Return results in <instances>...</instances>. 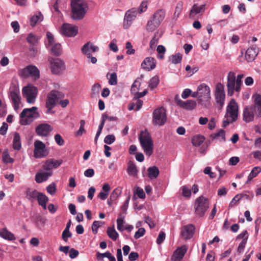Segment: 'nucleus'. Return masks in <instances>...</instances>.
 <instances>
[{
	"mask_svg": "<svg viewBox=\"0 0 261 261\" xmlns=\"http://www.w3.org/2000/svg\"><path fill=\"white\" fill-rule=\"evenodd\" d=\"M99 48L98 46L94 45L91 42H87L81 48L82 53L85 55L87 58H89L92 53L98 51Z\"/></svg>",
	"mask_w": 261,
	"mask_h": 261,
	"instance_id": "obj_24",
	"label": "nucleus"
},
{
	"mask_svg": "<svg viewBox=\"0 0 261 261\" xmlns=\"http://www.w3.org/2000/svg\"><path fill=\"white\" fill-rule=\"evenodd\" d=\"M109 79V83L111 85H116L117 83V75L116 73H111Z\"/></svg>",
	"mask_w": 261,
	"mask_h": 261,
	"instance_id": "obj_52",
	"label": "nucleus"
},
{
	"mask_svg": "<svg viewBox=\"0 0 261 261\" xmlns=\"http://www.w3.org/2000/svg\"><path fill=\"white\" fill-rule=\"evenodd\" d=\"M145 232V230L143 228H140L136 232L134 238L136 239H138L140 237H142Z\"/></svg>",
	"mask_w": 261,
	"mask_h": 261,
	"instance_id": "obj_64",
	"label": "nucleus"
},
{
	"mask_svg": "<svg viewBox=\"0 0 261 261\" xmlns=\"http://www.w3.org/2000/svg\"><path fill=\"white\" fill-rule=\"evenodd\" d=\"M100 256H107V257L109 259V261H116L115 257L113 256L110 252H106L104 253L98 252L97 253V258L100 259Z\"/></svg>",
	"mask_w": 261,
	"mask_h": 261,
	"instance_id": "obj_50",
	"label": "nucleus"
},
{
	"mask_svg": "<svg viewBox=\"0 0 261 261\" xmlns=\"http://www.w3.org/2000/svg\"><path fill=\"white\" fill-rule=\"evenodd\" d=\"M43 19V15L40 13H38L31 17L30 18V24L31 26L34 27L38 22L42 21Z\"/></svg>",
	"mask_w": 261,
	"mask_h": 261,
	"instance_id": "obj_39",
	"label": "nucleus"
},
{
	"mask_svg": "<svg viewBox=\"0 0 261 261\" xmlns=\"http://www.w3.org/2000/svg\"><path fill=\"white\" fill-rule=\"evenodd\" d=\"M253 104L250 106L256 118H261V94L256 93L252 95Z\"/></svg>",
	"mask_w": 261,
	"mask_h": 261,
	"instance_id": "obj_17",
	"label": "nucleus"
},
{
	"mask_svg": "<svg viewBox=\"0 0 261 261\" xmlns=\"http://www.w3.org/2000/svg\"><path fill=\"white\" fill-rule=\"evenodd\" d=\"M138 11L132 9L126 11L123 20V27L125 29H128L130 27L132 22L136 18Z\"/></svg>",
	"mask_w": 261,
	"mask_h": 261,
	"instance_id": "obj_19",
	"label": "nucleus"
},
{
	"mask_svg": "<svg viewBox=\"0 0 261 261\" xmlns=\"http://www.w3.org/2000/svg\"><path fill=\"white\" fill-rule=\"evenodd\" d=\"M156 51L159 54V55L158 56V58L160 59H163L164 58V54L166 51V48L165 47L162 45H159L157 47Z\"/></svg>",
	"mask_w": 261,
	"mask_h": 261,
	"instance_id": "obj_51",
	"label": "nucleus"
},
{
	"mask_svg": "<svg viewBox=\"0 0 261 261\" xmlns=\"http://www.w3.org/2000/svg\"><path fill=\"white\" fill-rule=\"evenodd\" d=\"M211 170V167H206L204 169L203 172L204 174L208 175L211 178H214L216 177V174L214 172H212Z\"/></svg>",
	"mask_w": 261,
	"mask_h": 261,
	"instance_id": "obj_63",
	"label": "nucleus"
},
{
	"mask_svg": "<svg viewBox=\"0 0 261 261\" xmlns=\"http://www.w3.org/2000/svg\"><path fill=\"white\" fill-rule=\"evenodd\" d=\"M39 204L44 210L46 209V203L48 201V198L44 194L40 193L37 198Z\"/></svg>",
	"mask_w": 261,
	"mask_h": 261,
	"instance_id": "obj_36",
	"label": "nucleus"
},
{
	"mask_svg": "<svg viewBox=\"0 0 261 261\" xmlns=\"http://www.w3.org/2000/svg\"><path fill=\"white\" fill-rule=\"evenodd\" d=\"M39 193L40 192H38L36 190H28L27 192L26 197L29 200L33 201L36 199H37Z\"/></svg>",
	"mask_w": 261,
	"mask_h": 261,
	"instance_id": "obj_45",
	"label": "nucleus"
},
{
	"mask_svg": "<svg viewBox=\"0 0 261 261\" xmlns=\"http://www.w3.org/2000/svg\"><path fill=\"white\" fill-rule=\"evenodd\" d=\"M0 237L5 240L9 241H14L16 239L14 234L9 231L6 228L0 229Z\"/></svg>",
	"mask_w": 261,
	"mask_h": 261,
	"instance_id": "obj_32",
	"label": "nucleus"
},
{
	"mask_svg": "<svg viewBox=\"0 0 261 261\" xmlns=\"http://www.w3.org/2000/svg\"><path fill=\"white\" fill-rule=\"evenodd\" d=\"M241 85L238 87L237 82L236 81V74L232 71H229L227 75L226 87L227 89V94L228 96H232L234 92L239 93L241 89Z\"/></svg>",
	"mask_w": 261,
	"mask_h": 261,
	"instance_id": "obj_7",
	"label": "nucleus"
},
{
	"mask_svg": "<svg viewBox=\"0 0 261 261\" xmlns=\"http://www.w3.org/2000/svg\"><path fill=\"white\" fill-rule=\"evenodd\" d=\"M55 141L56 143L59 146L63 145L64 143V140L60 134H56L54 137Z\"/></svg>",
	"mask_w": 261,
	"mask_h": 261,
	"instance_id": "obj_57",
	"label": "nucleus"
},
{
	"mask_svg": "<svg viewBox=\"0 0 261 261\" xmlns=\"http://www.w3.org/2000/svg\"><path fill=\"white\" fill-rule=\"evenodd\" d=\"M38 93L37 88L31 84L24 87L22 89V94L27 102L30 104L35 103Z\"/></svg>",
	"mask_w": 261,
	"mask_h": 261,
	"instance_id": "obj_9",
	"label": "nucleus"
},
{
	"mask_svg": "<svg viewBox=\"0 0 261 261\" xmlns=\"http://www.w3.org/2000/svg\"><path fill=\"white\" fill-rule=\"evenodd\" d=\"M148 176L151 179L156 178L159 174V170L156 166L150 167L147 170Z\"/></svg>",
	"mask_w": 261,
	"mask_h": 261,
	"instance_id": "obj_37",
	"label": "nucleus"
},
{
	"mask_svg": "<svg viewBox=\"0 0 261 261\" xmlns=\"http://www.w3.org/2000/svg\"><path fill=\"white\" fill-rule=\"evenodd\" d=\"M115 137L113 135H107L104 139V142L107 144H111L114 142Z\"/></svg>",
	"mask_w": 261,
	"mask_h": 261,
	"instance_id": "obj_55",
	"label": "nucleus"
},
{
	"mask_svg": "<svg viewBox=\"0 0 261 261\" xmlns=\"http://www.w3.org/2000/svg\"><path fill=\"white\" fill-rule=\"evenodd\" d=\"M214 96L216 102L220 108H222L224 104L225 99V93L224 86L221 83H218L215 87Z\"/></svg>",
	"mask_w": 261,
	"mask_h": 261,
	"instance_id": "obj_12",
	"label": "nucleus"
},
{
	"mask_svg": "<svg viewBox=\"0 0 261 261\" xmlns=\"http://www.w3.org/2000/svg\"><path fill=\"white\" fill-rule=\"evenodd\" d=\"M187 251V248L185 245H183L177 248L174 252L172 256V260L173 261H180L183 258Z\"/></svg>",
	"mask_w": 261,
	"mask_h": 261,
	"instance_id": "obj_29",
	"label": "nucleus"
},
{
	"mask_svg": "<svg viewBox=\"0 0 261 261\" xmlns=\"http://www.w3.org/2000/svg\"><path fill=\"white\" fill-rule=\"evenodd\" d=\"M182 60V55L180 53H176L171 55L169 58V61L172 64L180 63Z\"/></svg>",
	"mask_w": 261,
	"mask_h": 261,
	"instance_id": "obj_40",
	"label": "nucleus"
},
{
	"mask_svg": "<svg viewBox=\"0 0 261 261\" xmlns=\"http://www.w3.org/2000/svg\"><path fill=\"white\" fill-rule=\"evenodd\" d=\"M101 89V86L99 83L95 84L92 87L91 96L96 97L99 95V91Z\"/></svg>",
	"mask_w": 261,
	"mask_h": 261,
	"instance_id": "obj_48",
	"label": "nucleus"
},
{
	"mask_svg": "<svg viewBox=\"0 0 261 261\" xmlns=\"http://www.w3.org/2000/svg\"><path fill=\"white\" fill-rule=\"evenodd\" d=\"M183 9V4L182 2H178L176 7L174 13L173 15L172 19L174 20H177L179 18Z\"/></svg>",
	"mask_w": 261,
	"mask_h": 261,
	"instance_id": "obj_38",
	"label": "nucleus"
},
{
	"mask_svg": "<svg viewBox=\"0 0 261 261\" xmlns=\"http://www.w3.org/2000/svg\"><path fill=\"white\" fill-rule=\"evenodd\" d=\"M61 33L67 37H74L78 33V27L72 24L64 23L62 25Z\"/></svg>",
	"mask_w": 261,
	"mask_h": 261,
	"instance_id": "obj_18",
	"label": "nucleus"
},
{
	"mask_svg": "<svg viewBox=\"0 0 261 261\" xmlns=\"http://www.w3.org/2000/svg\"><path fill=\"white\" fill-rule=\"evenodd\" d=\"M52 171L44 170L42 168L36 174L35 180L36 182L41 183L45 181L52 175Z\"/></svg>",
	"mask_w": 261,
	"mask_h": 261,
	"instance_id": "obj_25",
	"label": "nucleus"
},
{
	"mask_svg": "<svg viewBox=\"0 0 261 261\" xmlns=\"http://www.w3.org/2000/svg\"><path fill=\"white\" fill-rule=\"evenodd\" d=\"M141 67L144 70L150 71L155 67V61L152 57L146 58L141 64Z\"/></svg>",
	"mask_w": 261,
	"mask_h": 261,
	"instance_id": "obj_30",
	"label": "nucleus"
},
{
	"mask_svg": "<svg viewBox=\"0 0 261 261\" xmlns=\"http://www.w3.org/2000/svg\"><path fill=\"white\" fill-rule=\"evenodd\" d=\"M210 203L207 198L200 196L195 201L194 209L195 214L202 217L204 216L205 212L209 208Z\"/></svg>",
	"mask_w": 261,
	"mask_h": 261,
	"instance_id": "obj_8",
	"label": "nucleus"
},
{
	"mask_svg": "<svg viewBox=\"0 0 261 261\" xmlns=\"http://www.w3.org/2000/svg\"><path fill=\"white\" fill-rule=\"evenodd\" d=\"M166 238V234L164 232L161 231L160 232L158 238L156 239V243L158 244H161L163 242Z\"/></svg>",
	"mask_w": 261,
	"mask_h": 261,
	"instance_id": "obj_61",
	"label": "nucleus"
},
{
	"mask_svg": "<svg viewBox=\"0 0 261 261\" xmlns=\"http://www.w3.org/2000/svg\"><path fill=\"white\" fill-rule=\"evenodd\" d=\"M160 24L152 18L151 17L147 23L146 29L147 31L153 32L156 30L159 26Z\"/></svg>",
	"mask_w": 261,
	"mask_h": 261,
	"instance_id": "obj_33",
	"label": "nucleus"
},
{
	"mask_svg": "<svg viewBox=\"0 0 261 261\" xmlns=\"http://www.w3.org/2000/svg\"><path fill=\"white\" fill-rule=\"evenodd\" d=\"M126 48L127 49L126 54L128 55L134 54L135 50L133 48V46L130 42H127L126 43Z\"/></svg>",
	"mask_w": 261,
	"mask_h": 261,
	"instance_id": "obj_60",
	"label": "nucleus"
},
{
	"mask_svg": "<svg viewBox=\"0 0 261 261\" xmlns=\"http://www.w3.org/2000/svg\"><path fill=\"white\" fill-rule=\"evenodd\" d=\"M127 171L129 175L132 176H137L138 170L135 164L132 161H129L128 163V166Z\"/></svg>",
	"mask_w": 261,
	"mask_h": 261,
	"instance_id": "obj_34",
	"label": "nucleus"
},
{
	"mask_svg": "<svg viewBox=\"0 0 261 261\" xmlns=\"http://www.w3.org/2000/svg\"><path fill=\"white\" fill-rule=\"evenodd\" d=\"M204 9V5L198 6L194 4L190 11V17L194 18L195 15L199 13Z\"/></svg>",
	"mask_w": 261,
	"mask_h": 261,
	"instance_id": "obj_35",
	"label": "nucleus"
},
{
	"mask_svg": "<svg viewBox=\"0 0 261 261\" xmlns=\"http://www.w3.org/2000/svg\"><path fill=\"white\" fill-rule=\"evenodd\" d=\"M166 120L167 115L164 108L160 107L154 110L152 113V123L154 125L162 126Z\"/></svg>",
	"mask_w": 261,
	"mask_h": 261,
	"instance_id": "obj_10",
	"label": "nucleus"
},
{
	"mask_svg": "<svg viewBox=\"0 0 261 261\" xmlns=\"http://www.w3.org/2000/svg\"><path fill=\"white\" fill-rule=\"evenodd\" d=\"M165 16V11L163 9H159L154 12L151 17L153 18L156 22L161 24L162 22L164 20Z\"/></svg>",
	"mask_w": 261,
	"mask_h": 261,
	"instance_id": "obj_31",
	"label": "nucleus"
},
{
	"mask_svg": "<svg viewBox=\"0 0 261 261\" xmlns=\"http://www.w3.org/2000/svg\"><path fill=\"white\" fill-rule=\"evenodd\" d=\"M195 229V226L192 224L184 226L181 229V236L185 240L190 239L194 235Z\"/></svg>",
	"mask_w": 261,
	"mask_h": 261,
	"instance_id": "obj_23",
	"label": "nucleus"
},
{
	"mask_svg": "<svg viewBox=\"0 0 261 261\" xmlns=\"http://www.w3.org/2000/svg\"><path fill=\"white\" fill-rule=\"evenodd\" d=\"M135 193L137 195V196L140 198L142 199H144L145 197V194L143 190L142 189L137 187L136 189V191Z\"/></svg>",
	"mask_w": 261,
	"mask_h": 261,
	"instance_id": "obj_62",
	"label": "nucleus"
},
{
	"mask_svg": "<svg viewBox=\"0 0 261 261\" xmlns=\"http://www.w3.org/2000/svg\"><path fill=\"white\" fill-rule=\"evenodd\" d=\"M103 224V222L99 221H94L92 225V232L94 234L97 232L98 228Z\"/></svg>",
	"mask_w": 261,
	"mask_h": 261,
	"instance_id": "obj_53",
	"label": "nucleus"
},
{
	"mask_svg": "<svg viewBox=\"0 0 261 261\" xmlns=\"http://www.w3.org/2000/svg\"><path fill=\"white\" fill-rule=\"evenodd\" d=\"M258 53V48L252 45L248 48L246 51L245 58L248 62L254 61Z\"/></svg>",
	"mask_w": 261,
	"mask_h": 261,
	"instance_id": "obj_28",
	"label": "nucleus"
},
{
	"mask_svg": "<svg viewBox=\"0 0 261 261\" xmlns=\"http://www.w3.org/2000/svg\"><path fill=\"white\" fill-rule=\"evenodd\" d=\"M37 110L38 108L36 107L23 109L20 115V124L24 125H29L35 119L38 118L40 114Z\"/></svg>",
	"mask_w": 261,
	"mask_h": 261,
	"instance_id": "obj_4",
	"label": "nucleus"
},
{
	"mask_svg": "<svg viewBox=\"0 0 261 261\" xmlns=\"http://www.w3.org/2000/svg\"><path fill=\"white\" fill-rule=\"evenodd\" d=\"M9 97L13 105L14 109L15 111H18L20 108L21 103V98L19 89L17 88L11 89L10 91Z\"/></svg>",
	"mask_w": 261,
	"mask_h": 261,
	"instance_id": "obj_16",
	"label": "nucleus"
},
{
	"mask_svg": "<svg viewBox=\"0 0 261 261\" xmlns=\"http://www.w3.org/2000/svg\"><path fill=\"white\" fill-rule=\"evenodd\" d=\"M159 83V79L158 76L152 77L149 81V87L153 89L156 87Z\"/></svg>",
	"mask_w": 261,
	"mask_h": 261,
	"instance_id": "obj_49",
	"label": "nucleus"
},
{
	"mask_svg": "<svg viewBox=\"0 0 261 261\" xmlns=\"http://www.w3.org/2000/svg\"><path fill=\"white\" fill-rule=\"evenodd\" d=\"M107 232L109 237L113 241H116L119 236L118 232L115 230L114 226L112 227H109Z\"/></svg>",
	"mask_w": 261,
	"mask_h": 261,
	"instance_id": "obj_43",
	"label": "nucleus"
},
{
	"mask_svg": "<svg viewBox=\"0 0 261 261\" xmlns=\"http://www.w3.org/2000/svg\"><path fill=\"white\" fill-rule=\"evenodd\" d=\"M116 43L117 40L116 39H114L112 40V41L110 42L109 44V47L110 49L114 52H117L118 50V48L117 47Z\"/></svg>",
	"mask_w": 261,
	"mask_h": 261,
	"instance_id": "obj_59",
	"label": "nucleus"
},
{
	"mask_svg": "<svg viewBox=\"0 0 261 261\" xmlns=\"http://www.w3.org/2000/svg\"><path fill=\"white\" fill-rule=\"evenodd\" d=\"M49 153V149L42 141L36 140L34 142V156L36 159L43 158Z\"/></svg>",
	"mask_w": 261,
	"mask_h": 261,
	"instance_id": "obj_11",
	"label": "nucleus"
},
{
	"mask_svg": "<svg viewBox=\"0 0 261 261\" xmlns=\"http://www.w3.org/2000/svg\"><path fill=\"white\" fill-rule=\"evenodd\" d=\"M62 160H55L54 159H50L44 162L42 168L44 170L47 171H52L53 168H57L62 164Z\"/></svg>",
	"mask_w": 261,
	"mask_h": 261,
	"instance_id": "obj_22",
	"label": "nucleus"
},
{
	"mask_svg": "<svg viewBox=\"0 0 261 261\" xmlns=\"http://www.w3.org/2000/svg\"><path fill=\"white\" fill-rule=\"evenodd\" d=\"M139 140L145 154L150 156L153 153V142L149 133L146 129L142 130Z\"/></svg>",
	"mask_w": 261,
	"mask_h": 261,
	"instance_id": "obj_3",
	"label": "nucleus"
},
{
	"mask_svg": "<svg viewBox=\"0 0 261 261\" xmlns=\"http://www.w3.org/2000/svg\"><path fill=\"white\" fill-rule=\"evenodd\" d=\"M261 172V168L259 167H255L252 169L248 176V179L246 183H249L252 178L256 177L259 173Z\"/></svg>",
	"mask_w": 261,
	"mask_h": 261,
	"instance_id": "obj_44",
	"label": "nucleus"
},
{
	"mask_svg": "<svg viewBox=\"0 0 261 261\" xmlns=\"http://www.w3.org/2000/svg\"><path fill=\"white\" fill-rule=\"evenodd\" d=\"M255 116L250 106H246L243 110V119L246 122L249 123L254 120Z\"/></svg>",
	"mask_w": 261,
	"mask_h": 261,
	"instance_id": "obj_27",
	"label": "nucleus"
},
{
	"mask_svg": "<svg viewBox=\"0 0 261 261\" xmlns=\"http://www.w3.org/2000/svg\"><path fill=\"white\" fill-rule=\"evenodd\" d=\"M13 147L14 149L16 150H19L21 147L20 137V135L17 133H15L14 134Z\"/></svg>",
	"mask_w": 261,
	"mask_h": 261,
	"instance_id": "obj_41",
	"label": "nucleus"
},
{
	"mask_svg": "<svg viewBox=\"0 0 261 261\" xmlns=\"http://www.w3.org/2000/svg\"><path fill=\"white\" fill-rule=\"evenodd\" d=\"M39 40V38L38 36L33 34V33H30L27 38V42L32 46L30 50L31 51H32L34 55L37 53V49L36 46L38 43Z\"/></svg>",
	"mask_w": 261,
	"mask_h": 261,
	"instance_id": "obj_26",
	"label": "nucleus"
},
{
	"mask_svg": "<svg viewBox=\"0 0 261 261\" xmlns=\"http://www.w3.org/2000/svg\"><path fill=\"white\" fill-rule=\"evenodd\" d=\"M182 193L183 196L186 197H190L191 195V190L187 186L182 187Z\"/></svg>",
	"mask_w": 261,
	"mask_h": 261,
	"instance_id": "obj_58",
	"label": "nucleus"
},
{
	"mask_svg": "<svg viewBox=\"0 0 261 261\" xmlns=\"http://www.w3.org/2000/svg\"><path fill=\"white\" fill-rule=\"evenodd\" d=\"M46 190H47V192L49 194H50V195H54L56 191V188L55 184L53 183V184L49 185L46 187Z\"/></svg>",
	"mask_w": 261,
	"mask_h": 261,
	"instance_id": "obj_56",
	"label": "nucleus"
},
{
	"mask_svg": "<svg viewBox=\"0 0 261 261\" xmlns=\"http://www.w3.org/2000/svg\"><path fill=\"white\" fill-rule=\"evenodd\" d=\"M124 218L125 216L122 214H120L118 218L117 219V229L122 231L124 230Z\"/></svg>",
	"mask_w": 261,
	"mask_h": 261,
	"instance_id": "obj_46",
	"label": "nucleus"
},
{
	"mask_svg": "<svg viewBox=\"0 0 261 261\" xmlns=\"http://www.w3.org/2000/svg\"><path fill=\"white\" fill-rule=\"evenodd\" d=\"M48 61L50 64L51 71L53 74H59L65 69L64 62L59 58L49 57Z\"/></svg>",
	"mask_w": 261,
	"mask_h": 261,
	"instance_id": "obj_13",
	"label": "nucleus"
},
{
	"mask_svg": "<svg viewBox=\"0 0 261 261\" xmlns=\"http://www.w3.org/2000/svg\"><path fill=\"white\" fill-rule=\"evenodd\" d=\"M85 124V121L84 120H81L80 121V127L79 128V129L77 131V132L76 133V135L77 136H81L84 133H85L86 132L85 128H84Z\"/></svg>",
	"mask_w": 261,
	"mask_h": 261,
	"instance_id": "obj_54",
	"label": "nucleus"
},
{
	"mask_svg": "<svg viewBox=\"0 0 261 261\" xmlns=\"http://www.w3.org/2000/svg\"><path fill=\"white\" fill-rule=\"evenodd\" d=\"M71 17L75 20H82L89 9L86 0H70Z\"/></svg>",
	"mask_w": 261,
	"mask_h": 261,
	"instance_id": "obj_1",
	"label": "nucleus"
},
{
	"mask_svg": "<svg viewBox=\"0 0 261 261\" xmlns=\"http://www.w3.org/2000/svg\"><path fill=\"white\" fill-rule=\"evenodd\" d=\"M239 114V106L234 99L230 100L228 103L223 123L224 126H227L230 123L235 122L238 119Z\"/></svg>",
	"mask_w": 261,
	"mask_h": 261,
	"instance_id": "obj_2",
	"label": "nucleus"
},
{
	"mask_svg": "<svg viewBox=\"0 0 261 261\" xmlns=\"http://www.w3.org/2000/svg\"><path fill=\"white\" fill-rule=\"evenodd\" d=\"M199 94V100L202 103L204 101H208L211 99V89L208 86L203 83L197 87Z\"/></svg>",
	"mask_w": 261,
	"mask_h": 261,
	"instance_id": "obj_15",
	"label": "nucleus"
},
{
	"mask_svg": "<svg viewBox=\"0 0 261 261\" xmlns=\"http://www.w3.org/2000/svg\"><path fill=\"white\" fill-rule=\"evenodd\" d=\"M53 130V127L47 123H42L37 125L35 131L36 134L40 136L47 137Z\"/></svg>",
	"mask_w": 261,
	"mask_h": 261,
	"instance_id": "obj_20",
	"label": "nucleus"
},
{
	"mask_svg": "<svg viewBox=\"0 0 261 261\" xmlns=\"http://www.w3.org/2000/svg\"><path fill=\"white\" fill-rule=\"evenodd\" d=\"M175 100L178 106L188 110L194 109L196 106L195 101L193 100H188L186 101H182L179 98L178 95H176L175 97Z\"/></svg>",
	"mask_w": 261,
	"mask_h": 261,
	"instance_id": "obj_21",
	"label": "nucleus"
},
{
	"mask_svg": "<svg viewBox=\"0 0 261 261\" xmlns=\"http://www.w3.org/2000/svg\"><path fill=\"white\" fill-rule=\"evenodd\" d=\"M19 75L22 77H31L34 80H38L40 77V71L37 67L33 65L27 66L19 71Z\"/></svg>",
	"mask_w": 261,
	"mask_h": 261,
	"instance_id": "obj_14",
	"label": "nucleus"
},
{
	"mask_svg": "<svg viewBox=\"0 0 261 261\" xmlns=\"http://www.w3.org/2000/svg\"><path fill=\"white\" fill-rule=\"evenodd\" d=\"M46 37L45 44L46 48L53 55L56 56H60L62 53L61 44L56 42L53 35L49 32L46 33Z\"/></svg>",
	"mask_w": 261,
	"mask_h": 261,
	"instance_id": "obj_6",
	"label": "nucleus"
},
{
	"mask_svg": "<svg viewBox=\"0 0 261 261\" xmlns=\"http://www.w3.org/2000/svg\"><path fill=\"white\" fill-rule=\"evenodd\" d=\"M64 97V94L57 90H53L47 95L45 107L47 108L46 113H50L51 110L57 103Z\"/></svg>",
	"mask_w": 261,
	"mask_h": 261,
	"instance_id": "obj_5",
	"label": "nucleus"
},
{
	"mask_svg": "<svg viewBox=\"0 0 261 261\" xmlns=\"http://www.w3.org/2000/svg\"><path fill=\"white\" fill-rule=\"evenodd\" d=\"M204 138L201 135H196L192 138V143L196 146H200L204 141Z\"/></svg>",
	"mask_w": 261,
	"mask_h": 261,
	"instance_id": "obj_47",
	"label": "nucleus"
},
{
	"mask_svg": "<svg viewBox=\"0 0 261 261\" xmlns=\"http://www.w3.org/2000/svg\"><path fill=\"white\" fill-rule=\"evenodd\" d=\"M2 160L6 164L12 163L14 161V159L10 156L8 149H5L3 152Z\"/></svg>",
	"mask_w": 261,
	"mask_h": 261,
	"instance_id": "obj_42",
	"label": "nucleus"
}]
</instances>
